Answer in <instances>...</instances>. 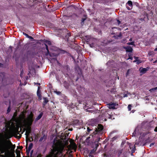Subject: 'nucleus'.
Wrapping results in <instances>:
<instances>
[{"label":"nucleus","instance_id":"34","mask_svg":"<svg viewBox=\"0 0 157 157\" xmlns=\"http://www.w3.org/2000/svg\"><path fill=\"white\" fill-rule=\"evenodd\" d=\"M16 151L17 155L20 154V151L16 150Z\"/></svg>","mask_w":157,"mask_h":157},{"label":"nucleus","instance_id":"26","mask_svg":"<svg viewBox=\"0 0 157 157\" xmlns=\"http://www.w3.org/2000/svg\"><path fill=\"white\" fill-rule=\"evenodd\" d=\"M127 44L128 45H134V41H132L131 42H128L127 43Z\"/></svg>","mask_w":157,"mask_h":157},{"label":"nucleus","instance_id":"7","mask_svg":"<svg viewBox=\"0 0 157 157\" xmlns=\"http://www.w3.org/2000/svg\"><path fill=\"white\" fill-rule=\"evenodd\" d=\"M31 133V129L30 126L27 129V130L26 132V133L25 135L26 136V139H29V141L30 142L31 141L30 140V139L29 138V134Z\"/></svg>","mask_w":157,"mask_h":157},{"label":"nucleus","instance_id":"13","mask_svg":"<svg viewBox=\"0 0 157 157\" xmlns=\"http://www.w3.org/2000/svg\"><path fill=\"white\" fill-rule=\"evenodd\" d=\"M43 114V112H41L37 117L36 118L35 120L36 121H37L38 120H40L42 117Z\"/></svg>","mask_w":157,"mask_h":157},{"label":"nucleus","instance_id":"38","mask_svg":"<svg viewBox=\"0 0 157 157\" xmlns=\"http://www.w3.org/2000/svg\"><path fill=\"white\" fill-rule=\"evenodd\" d=\"M65 52H66L64 50H62L61 51V53L63 54H64Z\"/></svg>","mask_w":157,"mask_h":157},{"label":"nucleus","instance_id":"39","mask_svg":"<svg viewBox=\"0 0 157 157\" xmlns=\"http://www.w3.org/2000/svg\"><path fill=\"white\" fill-rule=\"evenodd\" d=\"M65 135H66L67 136H69V133H68V132L67 131H65V133H64Z\"/></svg>","mask_w":157,"mask_h":157},{"label":"nucleus","instance_id":"61","mask_svg":"<svg viewBox=\"0 0 157 157\" xmlns=\"http://www.w3.org/2000/svg\"><path fill=\"white\" fill-rule=\"evenodd\" d=\"M29 138L32 139V141H33V138L32 137H31V136L29 137Z\"/></svg>","mask_w":157,"mask_h":157},{"label":"nucleus","instance_id":"6","mask_svg":"<svg viewBox=\"0 0 157 157\" xmlns=\"http://www.w3.org/2000/svg\"><path fill=\"white\" fill-rule=\"evenodd\" d=\"M6 150V147L4 142L0 144V154L3 153Z\"/></svg>","mask_w":157,"mask_h":157},{"label":"nucleus","instance_id":"28","mask_svg":"<svg viewBox=\"0 0 157 157\" xmlns=\"http://www.w3.org/2000/svg\"><path fill=\"white\" fill-rule=\"evenodd\" d=\"M135 60L133 61L134 62H136V61L138 59L139 57L134 56V57Z\"/></svg>","mask_w":157,"mask_h":157},{"label":"nucleus","instance_id":"62","mask_svg":"<svg viewBox=\"0 0 157 157\" xmlns=\"http://www.w3.org/2000/svg\"><path fill=\"white\" fill-rule=\"evenodd\" d=\"M61 135H62V137H63V135H64V134L62 133H61Z\"/></svg>","mask_w":157,"mask_h":157},{"label":"nucleus","instance_id":"46","mask_svg":"<svg viewBox=\"0 0 157 157\" xmlns=\"http://www.w3.org/2000/svg\"><path fill=\"white\" fill-rule=\"evenodd\" d=\"M98 140H95V141H97V142H98V141H100V137H98Z\"/></svg>","mask_w":157,"mask_h":157},{"label":"nucleus","instance_id":"55","mask_svg":"<svg viewBox=\"0 0 157 157\" xmlns=\"http://www.w3.org/2000/svg\"><path fill=\"white\" fill-rule=\"evenodd\" d=\"M0 156H1V157H4V156L3 155H0Z\"/></svg>","mask_w":157,"mask_h":157},{"label":"nucleus","instance_id":"56","mask_svg":"<svg viewBox=\"0 0 157 157\" xmlns=\"http://www.w3.org/2000/svg\"><path fill=\"white\" fill-rule=\"evenodd\" d=\"M33 152V150H32V151H31V152H30L31 155H32Z\"/></svg>","mask_w":157,"mask_h":157},{"label":"nucleus","instance_id":"17","mask_svg":"<svg viewBox=\"0 0 157 157\" xmlns=\"http://www.w3.org/2000/svg\"><path fill=\"white\" fill-rule=\"evenodd\" d=\"M63 85L64 87L67 89H68L69 88V84L67 82H65L63 83Z\"/></svg>","mask_w":157,"mask_h":157},{"label":"nucleus","instance_id":"59","mask_svg":"<svg viewBox=\"0 0 157 157\" xmlns=\"http://www.w3.org/2000/svg\"><path fill=\"white\" fill-rule=\"evenodd\" d=\"M104 156L106 157H107V155L106 154H104Z\"/></svg>","mask_w":157,"mask_h":157},{"label":"nucleus","instance_id":"53","mask_svg":"<svg viewBox=\"0 0 157 157\" xmlns=\"http://www.w3.org/2000/svg\"><path fill=\"white\" fill-rule=\"evenodd\" d=\"M46 104H45V103H43V107H45V105H46Z\"/></svg>","mask_w":157,"mask_h":157},{"label":"nucleus","instance_id":"32","mask_svg":"<svg viewBox=\"0 0 157 157\" xmlns=\"http://www.w3.org/2000/svg\"><path fill=\"white\" fill-rule=\"evenodd\" d=\"M86 20V19L85 18H82L81 20V24L82 25L84 24V21Z\"/></svg>","mask_w":157,"mask_h":157},{"label":"nucleus","instance_id":"49","mask_svg":"<svg viewBox=\"0 0 157 157\" xmlns=\"http://www.w3.org/2000/svg\"><path fill=\"white\" fill-rule=\"evenodd\" d=\"M34 83H35V84H37V85H40V83H38V82H36H36H34Z\"/></svg>","mask_w":157,"mask_h":157},{"label":"nucleus","instance_id":"63","mask_svg":"<svg viewBox=\"0 0 157 157\" xmlns=\"http://www.w3.org/2000/svg\"><path fill=\"white\" fill-rule=\"evenodd\" d=\"M155 51H157V47L156 48L155 50H154Z\"/></svg>","mask_w":157,"mask_h":157},{"label":"nucleus","instance_id":"22","mask_svg":"<svg viewBox=\"0 0 157 157\" xmlns=\"http://www.w3.org/2000/svg\"><path fill=\"white\" fill-rule=\"evenodd\" d=\"M44 100V101H43V103L45 104H47L49 101L48 100L47 98H43Z\"/></svg>","mask_w":157,"mask_h":157},{"label":"nucleus","instance_id":"48","mask_svg":"<svg viewBox=\"0 0 157 157\" xmlns=\"http://www.w3.org/2000/svg\"><path fill=\"white\" fill-rule=\"evenodd\" d=\"M154 131L155 132H157V126L154 129Z\"/></svg>","mask_w":157,"mask_h":157},{"label":"nucleus","instance_id":"31","mask_svg":"<svg viewBox=\"0 0 157 157\" xmlns=\"http://www.w3.org/2000/svg\"><path fill=\"white\" fill-rule=\"evenodd\" d=\"M136 64L138 65L140 63H142V61L140 60L139 59H138L137 61H136Z\"/></svg>","mask_w":157,"mask_h":157},{"label":"nucleus","instance_id":"57","mask_svg":"<svg viewBox=\"0 0 157 157\" xmlns=\"http://www.w3.org/2000/svg\"><path fill=\"white\" fill-rule=\"evenodd\" d=\"M18 138L19 139H20V138H21V135L20 134V135L19 136H18Z\"/></svg>","mask_w":157,"mask_h":157},{"label":"nucleus","instance_id":"21","mask_svg":"<svg viewBox=\"0 0 157 157\" xmlns=\"http://www.w3.org/2000/svg\"><path fill=\"white\" fill-rule=\"evenodd\" d=\"M127 4L131 8L132 7V3L131 1H128Z\"/></svg>","mask_w":157,"mask_h":157},{"label":"nucleus","instance_id":"35","mask_svg":"<svg viewBox=\"0 0 157 157\" xmlns=\"http://www.w3.org/2000/svg\"><path fill=\"white\" fill-rule=\"evenodd\" d=\"M135 148H136L134 146V148L133 149H132L131 151L132 154H133V153L134 152H135L134 149H135Z\"/></svg>","mask_w":157,"mask_h":157},{"label":"nucleus","instance_id":"20","mask_svg":"<svg viewBox=\"0 0 157 157\" xmlns=\"http://www.w3.org/2000/svg\"><path fill=\"white\" fill-rule=\"evenodd\" d=\"M19 128L17 127L14 130V131L16 134H20L19 132Z\"/></svg>","mask_w":157,"mask_h":157},{"label":"nucleus","instance_id":"29","mask_svg":"<svg viewBox=\"0 0 157 157\" xmlns=\"http://www.w3.org/2000/svg\"><path fill=\"white\" fill-rule=\"evenodd\" d=\"M132 105H129L128 106V109L129 111H130L131 109Z\"/></svg>","mask_w":157,"mask_h":157},{"label":"nucleus","instance_id":"27","mask_svg":"<svg viewBox=\"0 0 157 157\" xmlns=\"http://www.w3.org/2000/svg\"><path fill=\"white\" fill-rule=\"evenodd\" d=\"M117 138H118V136H114V137H113V138H112V141H113L116 140Z\"/></svg>","mask_w":157,"mask_h":157},{"label":"nucleus","instance_id":"5","mask_svg":"<svg viewBox=\"0 0 157 157\" xmlns=\"http://www.w3.org/2000/svg\"><path fill=\"white\" fill-rule=\"evenodd\" d=\"M33 115L32 113H31L27 117V123L29 126H31L32 125L33 121Z\"/></svg>","mask_w":157,"mask_h":157},{"label":"nucleus","instance_id":"24","mask_svg":"<svg viewBox=\"0 0 157 157\" xmlns=\"http://www.w3.org/2000/svg\"><path fill=\"white\" fill-rule=\"evenodd\" d=\"M33 144L32 143H31L29 144V146L28 148L27 149L31 150L32 149V148L33 147Z\"/></svg>","mask_w":157,"mask_h":157},{"label":"nucleus","instance_id":"36","mask_svg":"<svg viewBox=\"0 0 157 157\" xmlns=\"http://www.w3.org/2000/svg\"><path fill=\"white\" fill-rule=\"evenodd\" d=\"M23 34L24 35H25L26 36V37L27 38L28 37V36H29V35L28 34H26V33L24 32H23Z\"/></svg>","mask_w":157,"mask_h":157},{"label":"nucleus","instance_id":"30","mask_svg":"<svg viewBox=\"0 0 157 157\" xmlns=\"http://www.w3.org/2000/svg\"><path fill=\"white\" fill-rule=\"evenodd\" d=\"M30 150L28 149H27L26 150V153L27 155H28L29 154Z\"/></svg>","mask_w":157,"mask_h":157},{"label":"nucleus","instance_id":"52","mask_svg":"<svg viewBox=\"0 0 157 157\" xmlns=\"http://www.w3.org/2000/svg\"><path fill=\"white\" fill-rule=\"evenodd\" d=\"M91 130L89 128H87V131L88 132H90Z\"/></svg>","mask_w":157,"mask_h":157},{"label":"nucleus","instance_id":"41","mask_svg":"<svg viewBox=\"0 0 157 157\" xmlns=\"http://www.w3.org/2000/svg\"><path fill=\"white\" fill-rule=\"evenodd\" d=\"M117 24L118 25H119L121 23V21L120 20H117Z\"/></svg>","mask_w":157,"mask_h":157},{"label":"nucleus","instance_id":"50","mask_svg":"<svg viewBox=\"0 0 157 157\" xmlns=\"http://www.w3.org/2000/svg\"><path fill=\"white\" fill-rule=\"evenodd\" d=\"M73 129L72 128H69L68 129V130L70 131H72L73 130Z\"/></svg>","mask_w":157,"mask_h":157},{"label":"nucleus","instance_id":"18","mask_svg":"<svg viewBox=\"0 0 157 157\" xmlns=\"http://www.w3.org/2000/svg\"><path fill=\"white\" fill-rule=\"evenodd\" d=\"M71 36V33H68L66 35L65 37L66 38L67 40L68 41H70L69 37Z\"/></svg>","mask_w":157,"mask_h":157},{"label":"nucleus","instance_id":"25","mask_svg":"<svg viewBox=\"0 0 157 157\" xmlns=\"http://www.w3.org/2000/svg\"><path fill=\"white\" fill-rule=\"evenodd\" d=\"M10 111H11L10 104V103L9 106L8 107V109H7V113H8L9 112H10Z\"/></svg>","mask_w":157,"mask_h":157},{"label":"nucleus","instance_id":"40","mask_svg":"<svg viewBox=\"0 0 157 157\" xmlns=\"http://www.w3.org/2000/svg\"><path fill=\"white\" fill-rule=\"evenodd\" d=\"M128 96V94H124L123 95V97H127Z\"/></svg>","mask_w":157,"mask_h":157},{"label":"nucleus","instance_id":"44","mask_svg":"<svg viewBox=\"0 0 157 157\" xmlns=\"http://www.w3.org/2000/svg\"><path fill=\"white\" fill-rule=\"evenodd\" d=\"M23 71H21V74H20V76H21V77H22V75H23Z\"/></svg>","mask_w":157,"mask_h":157},{"label":"nucleus","instance_id":"8","mask_svg":"<svg viewBox=\"0 0 157 157\" xmlns=\"http://www.w3.org/2000/svg\"><path fill=\"white\" fill-rule=\"evenodd\" d=\"M107 105H109V109H115V106L116 105V104L114 103H112L111 102L107 104Z\"/></svg>","mask_w":157,"mask_h":157},{"label":"nucleus","instance_id":"45","mask_svg":"<svg viewBox=\"0 0 157 157\" xmlns=\"http://www.w3.org/2000/svg\"><path fill=\"white\" fill-rule=\"evenodd\" d=\"M28 38H29L30 39H33V37H32V36H28Z\"/></svg>","mask_w":157,"mask_h":157},{"label":"nucleus","instance_id":"1","mask_svg":"<svg viewBox=\"0 0 157 157\" xmlns=\"http://www.w3.org/2000/svg\"><path fill=\"white\" fill-rule=\"evenodd\" d=\"M53 152H56L55 154V157H58L62 153L64 150V146L62 143V141L60 140H56L55 139L53 145Z\"/></svg>","mask_w":157,"mask_h":157},{"label":"nucleus","instance_id":"9","mask_svg":"<svg viewBox=\"0 0 157 157\" xmlns=\"http://www.w3.org/2000/svg\"><path fill=\"white\" fill-rule=\"evenodd\" d=\"M37 95L39 100L41 99V94L40 91V87H38L37 91Z\"/></svg>","mask_w":157,"mask_h":157},{"label":"nucleus","instance_id":"37","mask_svg":"<svg viewBox=\"0 0 157 157\" xmlns=\"http://www.w3.org/2000/svg\"><path fill=\"white\" fill-rule=\"evenodd\" d=\"M129 73V70H128L127 71V72L126 73V77L128 75Z\"/></svg>","mask_w":157,"mask_h":157},{"label":"nucleus","instance_id":"2","mask_svg":"<svg viewBox=\"0 0 157 157\" xmlns=\"http://www.w3.org/2000/svg\"><path fill=\"white\" fill-rule=\"evenodd\" d=\"M103 126L101 124H98L95 129L94 133L95 134L102 135L103 132Z\"/></svg>","mask_w":157,"mask_h":157},{"label":"nucleus","instance_id":"43","mask_svg":"<svg viewBox=\"0 0 157 157\" xmlns=\"http://www.w3.org/2000/svg\"><path fill=\"white\" fill-rule=\"evenodd\" d=\"M42 157V155L40 154L38 155L37 157Z\"/></svg>","mask_w":157,"mask_h":157},{"label":"nucleus","instance_id":"4","mask_svg":"<svg viewBox=\"0 0 157 157\" xmlns=\"http://www.w3.org/2000/svg\"><path fill=\"white\" fill-rule=\"evenodd\" d=\"M152 123V122L147 123L143 126L142 128L144 129V130L150 131L153 128V125Z\"/></svg>","mask_w":157,"mask_h":157},{"label":"nucleus","instance_id":"12","mask_svg":"<svg viewBox=\"0 0 157 157\" xmlns=\"http://www.w3.org/2000/svg\"><path fill=\"white\" fill-rule=\"evenodd\" d=\"M150 69L149 67H147L146 68H143L141 71V72L143 74L145 73Z\"/></svg>","mask_w":157,"mask_h":157},{"label":"nucleus","instance_id":"64","mask_svg":"<svg viewBox=\"0 0 157 157\" xmlns=\"http://www.w3.org/2000/svg\"><path fill=\"white\" fill-rule=\"evenodd\" d=\"M46 157H51L50 156V155H47Z\"/></svg>","mask_w":157,"mask_h":157},{"label":"nucleus","instance_id":"60","mask_svg":"<svg viewBox=\"0 0 157 157\" xmlns=\"http://www.w3.org/2000/svg\"><path fill=\"white\" fill-rule=\"evenodd\" d=\"M115 132L114 131H113L111 133H110V134H113V133H114Z\"/></svg>","mask_w":157,"mask_h":157},{"label":"nucleus","instance_id":"11","mask_svg":"<svg viewBox=\"0 0 157 157\" xmlns=\"http://www.w3.org/2000/svg\"><path fill=\"white\" fill-rule=\"evenodd\" d=\"M124 48L126 49V52H132L133 51L132 48L130 46H128L127 47H125Z\"/></svg>","mask_w":157,"mask_h":157},{"label":"nucleus","instance_id":"54","mask_svg":"<svg viewBox=\"0 0 157 157\" xmlns=\"http://www.w3.org/2000/svg\"><path fill=\"white\" fill-rule=\"evenodd\" d=\"M43 137H41L40 139V141H41L43 139Z\"/></svg>","mask_w":157,"mask_h":157},{"label":"nucleus","instance_id":"19","mask_svg":"<svg viewBox=\"0 0 157 157\" xmlns=\"http://www.w3.org/2000/svg\"><path fill=\"white\" fill-rule=\"evenodd\" d=\"M44 44L45 45V44H46L47 45V44H48V45H51L52 44L51 41H50L49 40H44Z\"/></svg>","mask_w":157,"mask_h":157},{"label":"nucleus","instance_id":"58","mask_svg":"<svg viewBox=\"0 0 157 157\" xmlns=\"http://www.w3.org/2000/svg\"><path fill=\"white\" fill-rule=\"evenodd\" d=\"M128 59H131L132 60V57H129L128 58Z\"/></svg>","mask_w":157,"mask_h":157},{"label":"nucleus","instance_id":"51","mask_svg":"<svg viewBox=\"0 0 157 157\" xmlns=\"http://www.w3.org/2000/svg\"><path fill=\"white\" fill-rule=\"evenodd\" d=\"M127 9L128 10H131V9H132V8H130V7H128V6H127Z\"/></svg>","mask_w":157,"mask_h":157},{"label":"nucleus","instance_id":"33","mask_svg":"<svg viewBox=\"0 0 157 157\" xmlns=\"http://www.w3.org/2000/svg\"><path fill=\"white\" fill-rule=\"evenodd\" d=\"M90 136H88L86 138L85 141L87 143H89V141H88L90 139Z\"/></svg>","mask_w":157,"mask_h":157},{"label":"nucleus","instance_id":"42","mask_svg":"<svg viewBox=\"0 0 157 157\" xmlns=\"http://www.w3.org/2000/svg\"><path fill=\"white\" fill-rule=\"evenodd\" d=\"M122 36V34L121 33H120L117 36L118 37H120Z\"/></svg>","mask_w":157,"mask_h":157},{"label":"nucleus","instance_id":"15","mask_svg":"<svg viewBox=\"0 0 157 157\" xmlns=\"http://www.w3.org/2000/svg\"><path fill=\"white\" fill-rule=\"evenodd\" d=\"M64 134V135H63V137H62V135H60V139L63 140H66L67 139L68 137V136H67L66 135H65V134Z\"/></svg>","mask_w":157,"mask_h":157},{"label":"nucleus","instance_id":"23","mask_svg":"<svg viewBox=\"0 0 157 157\" xmlns=\"http://www.w3.org/2000/svg\"><path fill=\"white\" fill-rule=\"evenodd\" d=\"M156 90H157V87L150 89L149 90V91L151 92H153L155 91Z\"/></svg>","mask_w":157,"mask_h":157},{"label":"nucleus","instance_id":"16","mask_svg":"<svg viewBox=\"0 0 157 157\" xmlns=\"http://www.w3.org/2000/svg\"><path fill=\"white\" fill-rule=\"evenodd\" d=\"M114 63V62L113 60H111L108 61V62L107 63V64L108 66L110 67Z\"/></svg>","mask_w":157,"mask_h":157},{"label":"nucleus","instance_id":"10","mask_svg":"<svg viewBox=\"0 0 157 157\" xmlns=\"http://www.w3.org/2000/svg\"><path fill=\"white\" fill-rule=\"evenodd\" d=\"M79 121L78 120H75L74 121L72 124L71 125L75 127L76 126H78L79 125Z\"/></svg>","mask_w":157,"mask_h":157},{"label":"nucleus","instance_id":"3","mask_svg":"<svg viewBox=\"0 0 157 157\" xmlns=\"http://www.w3.org/2000/svg\"><path fill=\"white\" fill-rule=\"evenodd\" d=\"M46 49L47 50V52L45 54L46 56H49L51 57L57 56L58 55V54L55 53V52H50L49 50L48 45L45 44Z\"/></svg>","mask_w":157,"mask_h":157},{"label":"nucleus","instance_id":"14","mask_svg":"<svg viewBox=\"0 0 157 157\" xmlns=\"http://www.w3.org/2000/svg\"><path fill=\"white\" fill-rule=\"evenodd\" d=\"M96 150V149L95 148H93L92 150L89 153V156H92L93 154L95 152Z\"/></svg>","mask_w":157,"mask_h":157},{"label":"nucleus","instance_id":"47","mask_svg":"<svg viewBox=\"0 0 157 157\" xmlns=\"http://www.w3.org/2000/svg\"><path fill=\"white\" fill-rule=\"evenodd\" d=\"M155 143H152L150 144V146L151 147V146L153 145H154Z\"/></svg>","mask_w":157,"mask_h":157}]
</instances>
